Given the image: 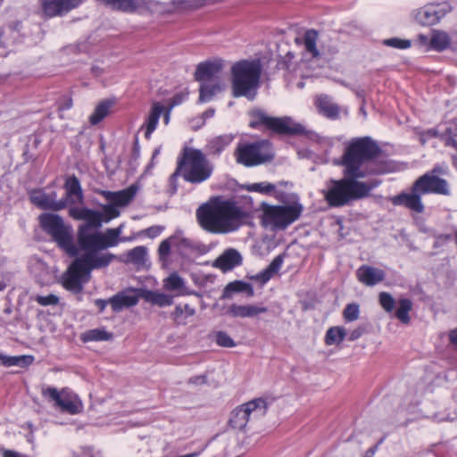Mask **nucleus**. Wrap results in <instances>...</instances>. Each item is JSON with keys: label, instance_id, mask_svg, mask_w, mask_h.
I'll return each instance as SVG.
<instances>
[{"label": "nucleus", "instance_id": "f257e3e1", "mask_svg": "<svg viewBox=\"0 0 457 457\" xmlns=\"http://www.w3.org/2000/svg\"><path fill=\"white\" fill-rule=\"evenodd\" d=\"M381 154L380 146L371 137H353L345 144L339 164L343 172L361 179L386 173L391 170V166L380 159Z\"/></svg>", "mask_w": 457, "mask_h": 457}, {"label": "nucleus", "instance_id": "f03ea898", "mask_svg": "<svg viewBox=\"0 0 457 457\" xmlns=\"http://www.w3.org/2000/svg\"><path fill=\"white\" fill-rule=\"evenodd\" d=\"M246 216L243 209L232 201L204 204L196 211L200 227L212 234H228L237 230Z\"/></svg>", "mask_w": 457, "mask_h": 457}, {"label": "nucleus", "instance_id": "7ed1b4c3", "mask_svg": "<svg viewBox=\"0 0 457 457\" xmlns=\"http://www.w3.org/2000/svg\"><path fill=\"white\" fill-rule=\"evenodd\" d=\"M340 179H331L322 190L325 201L330 207H343L367 197L379 184L378 180L361 181L359 177L343 172Z\"/></svg>", "mask_w": 457, "mask_h": 457}, {"label": "nucleus", "instance_id": "20e7f679", "mask_svg": "<svg viewBox=\"0 0 457 457\" xmlns=\"http://www.w3.org/2000/svg\"><path fill=\"white\" fill-rule=\"evenodd\" d=\"M430 193L448 195L450 190L447 181L432 173H425L413 183L410 193L403 192L392 197L391 203L421 213L424 211L421 195Z\"/></svg>", "mask_w": 457, "mask_h": 457}, {"label": "nucleus", "instance_id": "39448f33", "mask_svg": "<svg viewBox=\"0 0 457 457\" xmlns=\"http://www.w3.org/2000/svg\"><path fill=\"white\" fill-rule=\"evenodd\" d=\"M262 67L259 59L241 60L231 67V87L234 97L253 100L260 85Z\"/></svg>", "mask_w": 457, "mask_h": 457}, {"label": "nucleus", "instance_id": "423d86ee", "mask_svg": "<svg viewBox=\"0 0 457 457\" xmlns=\"http://www.w3.org/2000/svg\"><path fill=\"white\" fill-rule=\"evenodd\" d=\"M214 166L200 149L185 147L178 160L177 171L192 184H200L209 179Z\"/></svg>", "mask_w": 457, "mask_h": 457}, {"label": "nucleus", "instance_id": "0eeeda50", "mask_svg": "<svg viewBox=\"0 0 457 457\" xmlns=\"http://www.w3.org/2000/svg\"><path fill=\"white\" fill-rule=\"evenodd\" d=\"M114 258V254L101 251L84 253L69 267L62 286H81L87 283L93 270L107 267Z\"/></svg>", "mask_w": 457, "mask_h": 457}, {"label": "nucleus", "instance_id": "6e6552de", "mask_svg": "<svg viewBox=\"0 0 457 457\" xmlns=\"http://www.w3.org/2000/svg\"><path fill=\"white\" fill-rule=\"evenodd\" d=\"M38 220L42 229L51 236L59 247L71 256L78 254V248L73 243L72 228L64 223L60 215L43 213Z\"/></svg>", "mask_w": 457, "mask_h": 457}, {"label": "nucleus", "instance_id": "1a4fd4ad", "mask_svg": "<svg viewBox=\"0 0 457 457\" xmlns=\"http://www.w3.org/2000/svg\"><path fill=\"white\" fill-rule=\"evenodd\" d=\"M303 211L299 202L286 205L264 204L262 207V225L273 230L286 229L297 220Z\"/></svg>", "mask_w": 457, "mask_h": 457}, {"label": "nucleus", "instance_id": "9d476101", "mask_svg": "<svg viewBox=\"0 0 457 457\" xmlns=\"http://www.w3.org/2000/svg\"><path fill=\"white\" fill-rule=\"evenodd\" d=\"M234 155L237 162L245 167L262 165L274 158L271 144L265 139L238 144Z\"/></svg>", "mask_w": 457, "mask_h": 457}, {"label": "nucleus", "instance_id": "9b49d317", "mask_svg": "<svg viewBox=\"0 0 457 457\" xmlns=\"http://www.w3.org/2000/svg\"><path fill=\"white\" fill-rule=\"evenodd\" d=\"M252 116L253 120L250 121V127L253 129L263 125L272 132L281 135H298L305 133L304 127L299 123L294 122L289 117H270L260 110L253 111Z\"/></svg>", "mask_w": 457, "mask_h": 457}, {"label": "nucleus", "instance_id": "f8f14e48", "mask_svg": "<svg viewBox=\"0 0 457 457\" xmlns=\"http://www.w3.org/2000/svg\"><path fill=\"white\" fill-rule=\"evenodd\" d=\"M268 410V403L262 398L253 399L235 408L228 420L229 426L237 430H244L248 422L263 417Z\"/></svg>", "mask_w": 457, "mask_h": 457}, {"label": "nucleus", "instance_id": "ddd939ff", "mask_svg": "<svg viewBox=\"0 0 457 457\" xmlns=\"http://www.w3.org/2000/svg\"><path fill=\"white\" fill-rule=\"evenodd\" d=\"M42 395L48 401L54 402L55 407L70 414L79 413L83 409L81 401L67 388L60 392L54 387L43 388Z\"/></svg>", "mask_w": 457, "mask_h": 457}, {"label": "nucleus", "instance_id": "4468645a", "mask_svg": "<svg viewBox=\"0 0 457 457\" xmlns=\"http://www.w3.org/2000/svg\"><path fill=\"white\" fill-rule=\"evenodd\" d=\"M96 228L93 225H79L78 228V244L85 253L104 250L102 232L93 230Z\"/></svg>", "mask_w": 457, "mask_h": 457}, {"label": "nucleus", "instance_id": "2eb2a0df", "mask_svg": "<svg viewBox=\"0 0 457 457\" xmlns=\"http://www.w3.org/2000/svg\"><path fill=\"white\" fill-rule=\"evenodd\" d=\"M450 11L451 6L446 3L428 4L418 11L415 19L421 25L431 26L437 23Z\"/></svg>", "mask_w": 457, "mask_h": 457}, {"label": "nucleus", "instance_id": "dca6fc26", "mask_svg": "<svg viewBox=\"0 0 457 457\" xmlns=\"http://www.w3.org/2000/svg\"><path fill=\"white\" fill-rule=\"evenodd\" d=\"M56 193L46 194L44 191L37 189L33 190L29 198L37 207L44 210L60 211L67 206V200H56Z\"/></svg>", "mask_w": 457, "mask_h": 457}, {"label": "nucleus", "instance_id": "f3484780", "mask_svg": "<svg viewBox=\"0 0 457 457\" xmlns=\"http://www.w3.org/2000/svg\"><path fill=\"white\" fill-rule=\"evenodd\" d=\"M85 0H43L42 9L46 16L55 17L66 14L79 7Z\"/></svg>", "mask_w": 457, "mask_h": 457}, {"label": "nucleus", "instance_id": "a211bd4d", "mask_svg": "<svg viewBox=\"0 0 457 457\" xmlns=\"http://www.w3.org/2000/svg\"><path fill=\"white\" fill-rule=\"evenodd\" d=\"M222 69V60L206 61L197 65L195 78L197 81H212L218 78Z\"/></svg>", "mask_w": 457, "mask_h": 457}, {"label": "nucleus", "instance_id": "6ab92c4d", "mask_svg": "<svg viewBox=\"0 0 457 457\" xmlns=\"http://www.w3.org/2000/svg\"><path fill=\"white\" fill-rule=\"evenodd\" d=\"M242 262L243 257L239 251L235 248H228L214 260L212 266L223 272H227L240 266Z\"/></svg>", "mask_w": 457, "mask_h": 457}, {"label": "nucleus", "instance_id": "aec40b11", "mask_svg": "<svg viewBox=\"0 0 457 457\" xmlns=\"http://www.w3.org/2000/svg\"><path fill=\"white\" fill-rule=\"evenodd\" d=\"M69 215L77 220H85L83 225H93L95 228L102 226L103 215L97 211L86 207H70Z\"/></svg>", "mask_w": 457, "mask_h": 457}, {"label": "nucleus", "instance_id": "412c9836", "mask_svg": "<svg viewBox=\"0 0 457 457\" xmlns=\"http://www.w3.org/2000/svg\"><path fill=\"white\" fill-rule=\"evenodd\" d=\"M166 111V106H164L160 102L153 103L149 114L145 123L141 127V130H144L145 137L146 139H149L151 137L153 132L155 130L157 127L161 115L164 116Z\"/></svg>", "mask_w": 457, "mask_h": 457}, {"label": "nucleus", "instance_id": "4be33fe9", "mask_svg": "<svg viewBox=\"0 0 457 457\" xmlns=\"http://www.w3.org/2000/svg\"><path fill=\"white\" fill-rule=\"evenodd\" d=\"M138 288H137V293L132 290L126 289L110 298L109 302L114 312H120L124 308L136 305L138 302Z\"/></svg>", "mask_w": 457, "mask_h": 457}, {"label": "nucleus", "instance_id": "5701e85b", "mask_svg": "<svg viewBox=\"0 0 457 457\" xmlns=\"http://www.w3.org/2000/svg\"><path fill=\"white\" fill-rule=\"evenodd\" d=\"M65 197L61 200H67L68 204H82L84 201V195L80 182L76 176L69 177L65 181Z\"/></svg>", "mask_w": 457, "mask_h": 457}, {"label": "nucleus", "instance_id": "b1692460", "mask_svg": "<svg viewBox=\"0 0 457 457\" xmlns=\"http://www.w3.org/2000/svg\"><path fill=\"white\" fill-rule=\"evenodd\" d=\"M360 282L366 286H374L385 278L384 270L369 265L361 266L356 272Z\"/></svg>", "mask_w": 457, "mask_h": 457}, {"label": "nucleus", "instance_id": "393cba45", "mask_svg": "<svg viewBox=\"0 0 457 457\" xmlns=\"http://www.w3.org/2000/svg\"><path fill=\"white\" fill-rule=\"evenodd\" d=\"M138 294L145 302L160 307L170 306L173 303L174 295L170 294L149 290L145 287H138Z\"/></svg>", "mask_w": 457, "mask_h": 457}, {"label": "nucleus", "instance_id": "a878e982", "mask_svg": "<svg viewBox=\"0 0 457 457\" xmlns=\"http://www.w3.org/2000/svg\"><path fill=\"white\" fill-rule=\"evenodd\" d=\"M319 33L315 29H308L304 32L303 38L295 37V42L297 45H303L305 52L310 54L312 59L320 57L321 53L317 46Z\"/></svg>", "mask_w": 457, "mask_h": 457}, {"label": "nucleus", "instance_id": "bb28decb", "mask_svg": "<svg viewBox=\"0 0 457 457\" xmlns=\"http://www.w3.org/2000/svg\"><path fill=\"white\" fill-rule=\"evenodd\" d=\"M283 264V255L276 256L273 261L262 270L250 275L249 278L254 282L264 284L268 282L272 277L278 274Z\"/></svg>", "mask_w": 457, "mask_h": 457}, {"label": "nucleus", "instance_id": "cd10ccee", "mask_svg": "<svg viewBox=\"0 0 457 457\" xmlns=\"http://www.w3.org/2000/svg\"><path fill=\"white\" fill-rule=\"evenodd\" d=\"M137 190V187L135 185H131L121 191H104L103 194L110 203H112L119 207H122L126 206L134 198Z\"/></svg>", "mask_w": 457, "mask_h": 457}, {"label": "nucleus", "instance_id": "c85d7f7f", "mask_svg": "<svg viewBox=\"0 0 457 457\" xmlns=\"http://www.w3.org/2000/svg\"><path fill=\"white\" fill-rule=\"evenodd\" d=\"M316 106L322 115L328 119H337L339 116V107L333 103L331 98L326 95H320L316 99Z\"/></svg>", "mask_w": 457, "mask_h": 457}, {"label": "nucleus", "instance_id": "c756f323", "mask_svg": "<svg viewBox=\"0 0 457 457\" xmlns=\"http://www.w3.org/2000/svg\"><path fill=\"white\" fill-rule=\"evenodd\" d=\"M267 312L265 307H258L254 305H237L232 304L227 311V313L233 317H253L260 313Z\"/></svg>", "mask_w": 457, "mask_h": 457}, {"label": "nucleus", "instance_id": "7c9ffc66", "mask_svg": "<svg viewBox=\"0 0 457 457\" xmlns=\"http://www.w3.org/2000/svg\"><path fill=\"white\" fill-rule=\"evenodd\" d=\"M232 140L233 137L228 134L218 136L208 141L206 145L207 153L211 155L219 156L230 145Z\"/></svg>", "mask_w": 457, "mask_h": 457}, {"label": "nucleus", "instance_id": "2f4dec72", "mask_svg": "<svg viewBox=\"0 0 457 457\" xmlns=\"http://www.w3.org/2000/svg\"><path fill=\"white\" fill-rule=\"evenodd\" d=\"M199 88V102L206 103L212 99V97L222 90L219 81H201Z\"/></svg>", "mask_w": 457, "mask_h": 457}, {"label": "nucleus", "instance_id": "473e14b6", "mask_svg": "<svg viewBox=\"0 0 457 457\" xmlns=\"http://www.w3.org/2000/svg\"><path fill=\"white\" fill-rule=\"evenodd\" d=\"M173 247H176L180 253H187L195 249V244L190 239L184 236L182 230H177L172 236H170Z\"/></svg>", "mask_w": 457, "mask_h": 457}, {"label": "nucleus", "instance_id": "72a5a7b5", "mask_svg": "<svg viewBox=\"0 0 457 457\" xmlns=\"http://www.w3.org/2000/svg\"><path fill=\"white\" fill-rule=\"evenodd\" d=\"M80 338L84 343L91 341H109L113 338V335L104 328H94L81 334Z\"/></svg>", "mask_w": 457, "mask_h": 457}, {"label": "nucleus", "instance_id": "f704fd0d", "mask_svg": "<svg viewBox=\"0 0 457 457\" xmlns=\"http://www.w3.org/2000/svg\"><path fill=\"white\" fill-rule=\"evenodd\" d=\"M0 361L6 367H27L33 362L34 357L32 355L5 356L1 354Z\"/></svg>", "mask_w": 457, "mask_h": 457}, {"label": "nucleus", "instance_id": "c9c22d12", "mask_svg": "<svg viewBox=\"0 0 457 457\" xmlns=\"http://www.w3.org/2000/svg\"><path fill=\"white\" fill-rule=\"evenodd\" d=\"M412 309V303L410 299L403 298L397 303V308L395 312V317L403 324H409L411 318L409 316L410 311Z\"/></svg>", "mask_w": 457, "mask_h": 457}, {"label": "nucleus", "instance_id": "e433bc0d", "mask_svg": "<svg viewBox=\"0 0 457 457\" xmlns=\"http://www.w3.org/2000/svg\"><path fill=\"white\" fill-rule=\"evenodd\" d=\"M127 262L137 265V267L145 265L147 256L145 246H137L129 250L127 254Z\"/></svg>", "mask_w": 457, "mask_h": 457}, {"label": "nucleus", "instance_id": "4c0bfd02", "mask_svg": "<svg viewBox=\"0 0 457 457\" xmlns=\"http://www.w3.org/2000/svg\"><path fill=\"white\" fill-rule=\"evenodd\" d=\"M122 225L115 228H107L104 233H102V242L104 250L118 245L120 236L122 232Z\"/></svg>", "mask_w": 457, "mask_h": 457}, {"label": "nucleus", "instance_id": "58836bf2", "mask_svg": "<svg viewBox=\"0 0 457 457\" xmlns=\"http://www.w3.org/2000/svg\"><path fill=\"white\" fill-rule=\"evenodd\" d=\"M429 45L436 51H443L450 46V37L445 32L435 30L429 40Z\"/></svg>", "mask_w": 457, "mask_h": 457}, {"label": "nucleus", "instance_id": "ea45409f", "mask_svg": "<svg viewBox=\"0 0 457 457\" xmlns=\"http://www.w3.org/2000/svg\"><path fill=\"white\" fill-rule=\"evenodd\" d=\"M345 329L343 327H332L328 329L325 336L327 345H339L345 337Z\"/></svg>", "mask_w": 457, "mask_h": 457}, {"label": "nucleus", "instance_id": "a19ab883", "mask_svg": "<svg viewBox=\"0 0 457 457\" xmlns=\"http://www.w3.org/2000/svg\"><path fill=\"white\" fill-rule=\"evenodd\" d=\"M111 106L112 102L110 101H104L100 103L89 117L90 123L92 125H96L103 120L107 116Z\"/></svg>", "mask_w": 457, "mask_h": 457}, {"label": "nucleus", "instance_id": "79ce46f5", "mask_svg": "<svg viewBox=\"0 0 457 457\" xmlns=\"http://www.w3.org/2000/svg\"><path fill=\"white\" fill-rule=\"evenodd\" d=\"M246 188L248 191L251 192H258L264 195H270L275 191L276 186L270 182L264 181L249 184L247 185Z\"/></svg>", "mask_w": 457, "mask_h": 457}, {"label": "nucleus", "instance_id": "37998d69", "mask_svg": "<svg viewBox=\"0 0 457 457\" xmlns=\"http://www.w3.org/2000/svg\"><path fill=\"white\" fill-rule=\"evenodd\" d=\"M187 94L179 93L170 98L169 105L166 106V113L164 114V123L167 125L170 122V112L172 108L182 104L187 98Z\"/></svg>", "mask_w": 457, "mask_h": 457}, {"label": "nucleus", "instance_id": "c03bdc74", "mask_svg": "<svg viewBox=\"0 0 457 457\" xmlns=\"http://www.w3.org/2000/svg\"><path fill=\"white\" fill-rule=\"evenodd\" d=\"M378 297L379 303L382 306V308L386 312H392L396 304L395 298L389 293L386 292L380 293Z\"/></svg>", "mask_w": 457, "mask_h": 457}, {"label": "nucleus", "instance_id": "a18cd8bd", "mask_svg": "<svg viewBox=\"0 0 457 457\" xmlns=\"http://www.w3.org/2000/svg\"><path fill=\"white\" fill-rule=\"evenodd\" d=\"M215 342L219 346L231 348L236 346L234 340L224 331L215 333Z\"/></svg>", "mask_w": 457, "mask_h": 457}, {"label": "nucleus", "instance_id": "49530a36", "mask_svg": "<svg viewBox=\"0 0 457 457\" xmlns=\"http://www.w3.org/2000/svg\"><path fill=\"white\" fill-rule=\"evenodd\" d=\"M383 44L385 46L397 48V49H407L411 46V43L410 40L401 39L398 37H392V38L385 39L383 41Z\"/></svg>", "mask_w": 457, "mask_h": 457}, {"label": "nucleus", "instance_id": "de8ad7c7", "mask_svg": "<svg viewBox=\"0 0 457 457\" xmlns=\"http://www.w3.org/2000/svg\"><path fill=\"white\" fill-rule=\"evenodd\" d=\"M21 28V22L19 21H12L6 28H2L0 29V46H4L7 42V38L4 36L6 30H9L10 32H19Z\"/></svg>", "mask_w": 457, "mask_h": 457}, {"label": "nucleus", "instance_id": "09e8293b", "mask_svg": "<svg viewBox=\"0 0 457 457\" xmlns=\"http://www.w3.org/2000/svg\"><path fill=\"white\" fill-rule=\"evenodd\" d=\"M359 305L356 303H349L344 310L343 315L346 321H354L359 318Z\"/></svg>", "mask_w": 457, "mask_h": 457}, {"label": "nucleus", "instance_id": "8fccbe9b", "mask_svg": "<svg viewBox=\"0 0 457 457\" xmlns=\"http://www.w3.org/2000/svg\"><path fill=\"white\" fill-rule=\"evenodd\" d=\"M35 301L42 306L57 305L59 303V297L54 294L48 295H36Z\"/></svg>", "mask_w": 457, "mask_h": 457}, {"label": "nucleus", "instance_id": "3c124183", "mask_svg": "<svg viewBox=\"0 0 457 457\" xmlns=\"http://www.w3.org/2000/svg\"><path fill=\"white\" fill-rule=\"evenodd\" d=\"M171 246H173V244L170 237L161 242L158 248L160 259L165 260L168 257Z\"/></svg>", "mask_w": 457, "mask_h": 457}, {"label": "nucleus", "instance_id": "603ef678", "mask_svg": "<svg viewBox=\"0 0 457 457\" xmlns=\"http://www.w3.org/2000/svg\"><path fill=\"white\" fill-rule=\"evenodd\" d=\"M204 0H174L173 4L181 9L195 8L202 5Z\"/></svg>", "mask_w": 457, "mask_h": 457}, {"label": "nucleus", "instance_id": "864d4df0", "mask_svg": "<svg viewBox=\"0 0 457 457\" xmlns=\"http://www.w3.org/2000/svg\"><path fill=\"white\" fill-rule=\"evenodd\" d=\"M235 292H245L248 296L253 295V287H225L222 298H230Z\"/></svg>", "mask_w": 457, "mask_h": 457}, {"label": "nucleus", "instance_id": "5fc2aeb1", "mask_svg": "<svg viewBox=\"0 0 457 457\" xmlns=\"http://www.w3.org/2000/svg\"><path fill=\"white\" fill-rule=\"evenodd\" d=\"M163 286H184V281L177 272H173L170 274V276H168L166 278H164Z\"/></svg>", "mask_w": 457, "mask_h": 457}, {"label": "nucleus", "instance_id": "6e6d98bb", "mask_svg": "<svg viewBox=\"0 0 457 457\" xmlns=\"http://www.w3.org/2000/svg\"><path fill=\"white\" fill-rule=\"evenodd\" d=\"M118 207L119 206L115 205L112 203L104 206V212L107 217L105 221H109L110 220L114 219L120 215V211L118 210Z\"/></svg>", "mask_w": 457, "mask_h": 457}, {"label": "nucleus", "instance_id": "4d7b16f0", "mask_svg": "<svg viewBox=\"0 0 457 457\" xmlns=\"http://www.w3.org/2000/svg\"><path fill=\"white\" fill-rule=\"evenodd\" d=\"M73 105L72 98L70 96H62L58 103V109L60 111L70 110Z\"/></svg>", "mask_w": 457, "mask_h": 457}, {"label": "nucleus", "instance_id": "13d9d810", "mask_svg": "<svg viewBox=\"0 0 457 457\" xmlns=\"http://www.w3.org/2000/svg\"><path fill=\"white\" fill-rule=\"evenodd\" d=\"M184 315V307L177 306L172 313L173 320L179 325L186 324Z\"/></svg>", "mask_w": 457, "mask_h": 457}, {"label": "nucleus", "instance_id": "bf43d9fd", "mask_svg": "<svg viewBox=\"0 0 457 457\" xmlns=\"http://www.w3.org/2000/svg\"><path fill=\"white\" fill-rule=\"evenodd\" d=\"M162 229L163 228L161 226H152L146 228L145 233L148 237L154 238L162 233Z\"/></svg>", "mask_w": 457, "mask_h": 457}, {"label": "nucleus", "instance_id": "052dcab7", "mask_svg": "<svg viewBox=\"0 0 457 457\" xmlns=\"http://www.w3.org/2000/svg\"><path fill=\"white\" fill-rule=\"evenodd\" d=\"M293 58H294V54H291L290 52L287 53L286 57L278 62V67L281 69L289 70L290 62L293 60Z\"/></svg>", "mask_w": 457, "mask_h": 457}, {"label": "nucleus", "instance_id": "680f3d73", "mask_svg": "<svg viewBox=\"0 0 457 457\" xmlns=\"http://www.w3.org/2000/svg\"><path fill=\"white\" fill-rule=\"evenodd\" d=\"M364 332H365L364 328L358 327V328H354L353 331H351L348 339L350 341H354V340L360 338Z\"/></svg>", "mask_w": 457, "mask_h": 457}, {"label": "nucleus", "instance_id": "e2e57ef3", "mask_svg": "<svg viewBox=\"0 0 457 457\" xmlns=\"http://www.w3.org/2000/svg\"><path fill=\"white\" fill-rule=\"evenodd\" d=\"M428 173H432L433 175L436 176L437 174H445L446 167L443 165H436Z\"/></svg>", "mask_w": 457, "mask_h": 457}, {"label": "nucleus", "instance_id": "0e129e2a", "mask_svg": "<svg viewBox=\"0 0 457 457\" xmlns=\"http://www.w3.org/2000/svg\"><path fill=\"white\" fill-rule=\"evenodd\" d=\"M215 113V110L213 108H209L202 114V119L205 120L206 119L213 117ZM204 123V121H203Z\"/></svg>", "mask_w": 457, "mask_h": 457}, {"label": "nucleus", "instance_id": "69168bd1", "mask_svg": "<svg viewBox=\"0 0 457 457\" xmlns=\"http://www.w3.org/2000/svg\"><path fill=\"white\" fill-rule=\"evenodd\" d=\"M316 301L313 299L311 302H307L305 300H301V304L303 310H308L309 308H312L315 304Z\"/></svg>", "mask_w": 457, "mask_h": 457}, {"label": "nucleus", "instance_id": "338daca9", "mask_svg": "<svg viewBox=\"0 0 457 457\" xmlns=\"http://www.w3.org/2000/svg\"><path fill=\"white\" fill-rule=\"evenodd\" d=\"M450 342L457 346V328L453 329L449 334Z\"/></svg>", "mask_w": 457, "mask_h": 457}, {"label": "nucleus", "instance_id": "774afa93", "mask_svg": "<svg viewBox=\"0 0 457 457\" xmlns=\"http://www.w3.org/2000/svg\"><path fill=\"white\" fill-rule=\"evenodd\" d=\"M3 455L4 457H21V455L19 453L12 450H4Z\"/></svg>", "mask_w": 457, "mask_h": 457}]
</instances>
